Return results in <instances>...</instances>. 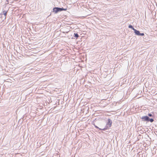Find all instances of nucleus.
Here are the masks:
<instances>
[{"label": "nucleus", "instance_id": "f257e3e1", "mask_svg": "<svg viewBox=\"0 0 157 157\" xmlns=\"http://www.w3.org/2000/svg\"><path fill=\"white\" fill-rule=\"evenodd\" d=\"M140 118L144 121H146L147 122H150L152 123L154 121L153 118H150L149 117L147 116H144L141 117H140Z\"/></svg>", "mask_w": 157, "mask_h": 157}, {"label": "nucleus", "instance_id": "f03ea898", "mask_svg": "<svg viewBox=\"0 0 157 157\" xmlns=\"http://www.w3.org/2000/svg\"><path fill=\"white\" fill-rule=\"evenodd\" d=\"M141 142L143 143H140L138 144V150L139 151H142V149H143V147H144V143L143 140H141Z\"/></svg>", "mask_w": 157, "mask_h": 157}, {"label": "nucleus", "instance_id": "7ed1b4c3", "mask_svg": "<svg viewBox=\"0 0 157 157\" xmlns=\"http://www.w3.org/2000/svg\"><path fill=\"white\" fill-rule=\"evenodd\" d=\"M64 10L63 8L55 7L53 9V12H54L55 13H56L59 12L61 11Z\"/></svg>", "mask_w": 157, "mask_h": 157}, {"label": "nucleus", "instance_id": "20e7f679", "mask_svg": "<svg viewBox=\"0 0 157 157\" xmlns=\"http://www.w3.org/2000/svg\"><path fill=\"white\" fill-rule=\"evenodd\" d=\"M145 36L144 34V33H141L138 30V38L140 39L141 40H144Z\"/></svg>", "mask_w": 157, "mask_h": 157}, {"label": "nucleus", "instance_id": "39448f33", "mask_svg": "<svg viewBox=\"0 0 157 157\" xmlns=\"http://www.w3.org/2000/svg\"><path fill=\"white\" fill-rule=\"evenodd\" d=\"M128 27L129 28L132 29H133L135 33L137 35V30L134 29L132 25H129L128 26Z\"/></svg>", "mask_w": 157, "mask_h": 157}, {"label": "nucleus", "instance_id": "423d86ee", "mask_svg": "<svg viewBox=\"0 0 157 157\" xmlns=\"http://www.w3.org/2000/svg\"><path fill=\"white\" fill-rule=\"evenodd\" d=\"M112 124V120L111 119H108V122H107V125H108L109 127H110L111 126Z\"/></svg>", "mask_w": 157, "mask_h": 157}, {"label": "nucleus", "instance_id": "0eeeda50", "mask_svg": "<svg viewBox=\"0 0 157 157\" xmlns=\"http://www.w3.org/2000/svg\"><path fill=\"white\" fill-rule=\"evenodd\" d=\"M138 155H139L138 157H143L142 151L138 150Z\"/></svg>", "mask_w": 157, "mask_h": 157}, {"label": "nucleus", "instance_id": "6e6552de", "mask_svg": "<svg viewBox=\"0 0 157 157\" xmlns=\"http://www.w3.org/2000/svg\"><path fill=\"white\" fill-rule=\"evenodd\" d=\"M7 13V11H5V10L3 11L2 12V14L5 16L4 19H5L6 18V16Z\"/></svg>", "mask_w": 157, "mask_h": 157}, {"label": "nucleus", "instance_id": "1a4fd4ad", "mask_svg": "<svg viewBox=\"0 0 157 157\" xmlns=\"http://www.w3.org/2000/svg\"><path fill=\"white\" fill-rule=\"evenodd\" d=\"M143 136L141 135V134H139L138 135V141H139V139L142 140H143Z\"/></svg>", "mask_w": 157, "mask_h": 157}, {"label": "nucleus", "instance_id": "9d476101", "mask_svg": "<svg viewBox=\"0 0 157 157\" xmlns=\"http://www.w3.org/2000/svg\"><path fill=\"white\" fill-rule=\"evenodd\" d=\"M79 36L78 35L77 33H74V37L76 38H78Z\"/></svg>", "mask_w": 157, "mask_h": 157}, {"label": "nucleus", "instance_id": "9b49d317", "mask_svg": "<svg viewBox=\"0 0 157 157\" xmlns=\"http://www.w3.org/2000/svg\"><path fill=\"white\" fill-rule=\"evenodd\" d=\"M148 116L149 117H153V115L150 113H149L148 114Z\"/></svg>", "mask_w": 157, "mask_h": 157}, {"label": "nucleus", "instance_id": "f8f14e48", "mask_svg": "<svg viewBox=\"0 0 157 157\" xmlns=\"http://www.w3.org/2000/svg\"><path fill=\"white\" fill-rule=\"evenodd\" d=\"M141 140L139 139V141H138V144L141 143H142V142H141Z\"/></svg>", "mask_w": 157, "mask_h": 157}, {"label": "nucleus", "instance_id": "ddd939ff", "mask_svg": "<svg viewBox=\"0 0 157 157\" xmlns=\"http://www.w3.org/2000/svg\"><path fill=\"white\" fill-rule=\"evenodd\" d=\"M141 93H142V91H141V90H139V91L138 92V95L139 94H140Z\"/></svg>", "mask_w": 157, "mask_h": 157}, {"label": "nucleus", "instance_id": "4468645a", "mask_svg": "<svg viewBox=\"0 0 157 157\" xmlns=\"http://www.w3.org/2000/svg\"><path fill=\"white\" fill-rule=\"evenodd\" d=\"M101 129V130H105V129H106L105 128H103V129Z\"/></svg>", "mask_w": 157, "mask_h": 157}, {"label": "nucleus", "instance_id": "2eb2a0df", "mask_svg": "<svg viewBox=\"0 0 157 157\" xmlns=\"http://www.w3.org/2000/svg\"><path fill=\"white\" fill-rule=\"evenodd\" d=\"M95 127H96V128H98L97 126H95Z\"/></svg>", "mask_w": 157, "mask_h": 157}, {"label": "nucleus", "instance_id": "dca6fc26", "mask_svg": "<svg viewBox=\"0 0 157 157\" xmlns=\"http://www.w3.org/2000/svg\"><path fill=\"white\" fill-rule=\"evenodd\" d=\"M140 98V97H138V98Z\"/></svg>", "mask_w": 157, "mask_h": 157}, {"label": "nucleus", "instance_id": "f3484780", "mask_svg": "<svg viewBox=\"0 0 157 157\" xmlns=\"http://www.w3.org/2000/svg\"><path fill=\"white\" fill-rule=\"evenodd\" d=\"M139 130V128H138V131Z\"/></svg>", "mask_w": 157, "mask_h": 157}]
</instances>
